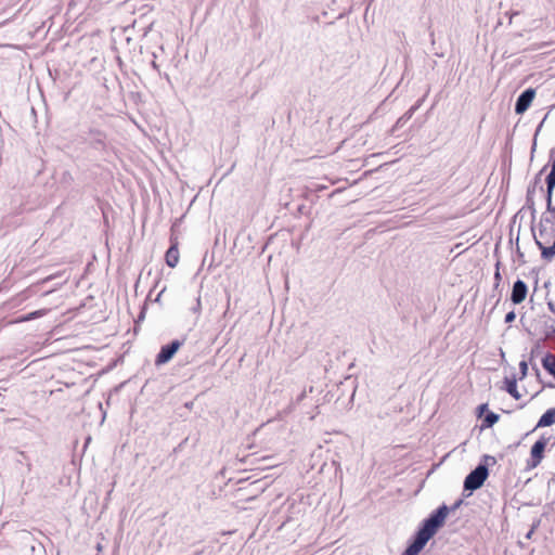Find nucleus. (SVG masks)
Wrapping results in <instances>:
<instances>
[{"instance_id":"1","label":"nucleus","mask_w":555,"mask_h":555,"mask_svg":"<svg viewBox=\"0 0 555 555\" xmlns=\"http://www.w3.org/2000/svg\"><path fill=\"white\" fill-rule=\"evenodd\" d=\"M447 518V504L442 503L421 521L416 531L409 539L408 546L421 553L429 540L446 525Z\"/></svg>"},{"instance_id":"2","label":"nucleus","mask_w":555,"mask_h":555,"mask_svg":"<svg viewBox=\"0 0 555 555\" xmlns=\"http://www.w3.org/2000/svg\"><path fill=\"white\" fill-rule=\"evenodd\" d=\"M545 169H546V166H544L535 175L533 180L529 183V185L527 188L526 203H525V207L524 208H527V209L530 210V215H531V232H532V235H533V238H534V243H535L537 247L541 251V258L543 260L550 262V261H552L555 258V238H554V242H553V244L551 246H545L543 242L538 240V236L535 234V227H534V221H535V216H537L534 194H535L537 190H540L541 192L544 191V188L541 184V176L545 171Z\"/></svg>"},{"instance_id":"3","label":"nucleus","mask_w":555,"mask_h":555,"mask_svg":"<svg viewBox=\"0 0 555 555\" xmlns=\"http://www.w3.org/2000/svg\"><path fill=\"white\" fill-rule=\"evenodd\" d=\"M74 142L77 144H85V153L88 156L104 157L108 154L111 144L107 139V133L94 126H90L87 130L80 131Z\"/></svg>"},{"instance_id":"4","label":"nucleus","mask_w":555,"mask_h":555,"mask_svg":"<svg viewBox=\"0 0 555 555\" xmlns=\"http://www.w3.org/2000/svg\"><path fill=\"white\" fill-rule=\"evenodd\" d=\"M496 464V459L492 455L485 454L477 466L469 472L463 482V495L469 496L472 493L480 489L489 477V465Z\"/></svg>"},{"instance_id":"5","label":"nucleus","mask_w":555,"mask_h":555,"mask_svg":"<svg viewBox=\"0 0 555 555\" xmlns=\"http://www.w3.org/2000/svg\"><path fill=\"white\" fill-rule=\"evenodd\" d=\"M186 341V336L184 335L180 339H173L170 343L163 345L155 357V365L160 366L172 360L178 350L184 345Z\"/></svg>"},{"instance_id":"6","label":"nucleus","mask_w":555,"mask_h":555,"mask_svg":"<svg viewBox=\"0 0 555 555\" xmlns=\"http://www.w3.org/2000/svg\"><path fill=\"white\" fill-rule=\"evenodd\" d=\"M550 437L542 435L530 449V460L527 462L528 468L537 467L544 457L545 448L550 441Z\"/></svg>"},{"instance_id":"7","label":"nucleus","mask_w":555,"mask_h":555,"mask_svg":"<svg viewBox=\"0 0 555 555\" xmlns=\"http://www.w3.org/2000/svg\"><path fill=\"white\" fill-rule=\"evenodd\" d=\"M535 96V89L528 88L524 90L515 102L514 111L517 115H522L527 112V109L531 106L532 101Z\"/></svg>"},{"instance_id":"8","label":"nucleus","mask_w":555,"mask_h":555,"mask_svg":"<svg viewBox=\"0 0 555 555\" xmlns=\"http://www.w3.org/2000/svg\"><path fill=\"white\" fill-rule=\"evenodd\" d=\"M527 294H528L527 284L522 280L518 279L513 284L511 301L514 305H519L526 299Z\"/></svg>"},{"instance_id":"9","label":"nucleus","mask_w":555,"mask_h":555,"mask_svg":"<svg viewBox=\"0 0 555 555\" xmlns=\"http://www.w3.org/2000/svg\"><path fill=\"white\" fill-rule=\"evenodd\" d=\"M179 243L175 237H170V246L165 254V261L169 268H175L179 262Z\"/></svg>"},{"instance_id":"10","label":"nucleus","mask_w":555,"mask_h":555,"mask_svg":"<svg viewBox=\"0 0 555 555\" xmlns=\"http://www.w3.org/2000/svg\"><path fill=\"white\" fill-rule=\"evenodd\" d=\"M554 223V220L552 218V215L546 212V210L541 215L540 221L538 223V231H539V237L542 242V240H548L552 233H548L547 224Z\"/></svg>"},{"instance_id":"11","label":"nucleus","mask_w":555,"mask_h":555,"mask_svg":"<svg viewBox=\"0 0 555 555\" xmlns=\"http://www.w3.org/2000/svg\"><path fill=\"white\" fill-rule=\"evenodd\" d=\"M423 100H418L414 105H412L401 117L398 118L396 124L393 125L391 132L395 133L398 129L403 127L414 115V113L420 108Z\"/></svg>"},{"instance_id":"12","label":"nucleus","mask_w":555,"mask_h":555,"mask_svg":"<svg viewBox=\"0 0 555 555\" xmlns=\"http://www.w3.org/2000/svg\"><path fill=\"white\" fill-rule=\"evenodd\" d=\"M498 254H499V250H498V246H496L495 249H494V256L499 257ZM494 267H495V270H494V275H493V279H494L493 293H495V292L499 293V296H498L496 301H495V305H498L499 301H500V297H501L500 284H501V281H502V275H501V272H500V268H501V260H500V258L496 259V262H495ZM494 296H495V294H493L491 297H494Z\"/></svg>"},{"instance_id":"13","label":"nucleus","mask_w":555,"mask_h":555,"mask_svg":"<svg viewBox=\"0 0 555 555\" xmlns=\"http://www.w3.org/2000/svg\"><path fill=\"white\" fill-rule=\"evenodd\" d=\"M504 389L508 395H511L515 400H519L521 398L520 392L517 389V378L516 375H512L511 377L504 378Z\"/></svg>"},{"instance_id":"14","label":"nucleus","mask_w":555,"mask_h":555,"mask_svg":"<svg viewBox=\"0 0 555 555\" xmlns=\"http://www.w3.org/2000/svg\"><path fill=\"white\" fill-rule=\"evenodd\" d=\"M555 424V408L546 410L538 421L535 428L548 427Z\"/></svg>"},{"instance_id":"15","label":"nucleus","mask_w":555,"mask_h":555,"mask_svg":"<svg viewBox=\"0 0 555 555\" xmlns=\"http://www.w3.org/2000/svg\"><path fill=\"white\" fill-rule=\"evenodd\" d=\"M541 363L543 369L555 378V354L547 351L542 358Z\"/></svg>"},{"instance_id":"16","label":"nucleus","mask_w":555,"mask_h":555,"mask_svg":"<svg viewBox=\"0 0 555 555\" xmlns=\"http://www.w3.org/2000/svg\"><path fill=\"white\" fill-rule=\"evenodd\" d=\"M541 353H542V339H539L532 346L531 351H530V358H529V363L531 364L532 370L535 371V374L538 376L540 375V370L538 369L537 364L533 363V359L535 357L540 356Z\"/></svg>"},{"instance_id":"17","label":"nucleus","mask_w":555,"mask_h":555,"mask_svg":"<svg viewBox=\"0 0 555 555\" xmlns=\"http://www.w3.org/2000/svg\"><path fill=\"white\" fill-rule=\"evenodd\" d=\"M500 420V415L489 411L482 418L481 428H491L493 427Z\"/></svg>"},{"instance_id":"18","label":"nucleus","mask_w":555,"mask_h":555,"mask_svg":"<svg viewBox=\"0 0 555 555\" xmlns=\"http://www.w3.org/2000/svg\"><path fill=\"white\" fill-rule=\"evenodd\" d=\"M15 454H17V456H20L21 459H26V462L24 465H22L24 468H25V473L23 475H28L31 473L33 470V464H31V461L29 459V456L27 455L26 452L24 451H21L18 449H15L14 450Z\"/></svg>"},{"instance_id":"19","label":"nucleus","mask_w":555,"mask_h":555,"mask_svg":"<svg viewBox=\"0 0 555 555\" xmlns=\"http://www.w3.org/2000/svg\"><path fill=\"white\" fill-rule=\"evenodd\" d=\"M46 312H47V310H44V309L31 311L29 313H26V314L22 315L18 319V322H26V321L35 320L37 318H40V317L44 315Z\"/></svg>"},{"instance_id":"20","label":"nucleus","mask_w":555,"mask_h":555,"mask_svg":"<svg viewBox=\"0 0 555 555\" xmlns=\"http://www.w3.org/2000/svg\"><path fill=\"white\" fill-rule=\"evenodd\" d=\"M545 193L544 195V198H545V205H546V210H548L552 206H554V202H553V195H554V191H550V190H545L543 191Z\"/></svg>"},{"instance_id":"21","label":"nucleus","mask_w":555,"mask_h":555,"mask_svg":"<svg viewBox=\"0 0 555 555\" xmlns=\"http://www.w3.org/2000/svg\"><path fill=\"white\" fill-rule=\"evenodd\" d=\"M519 379H524L528 374V362L526 360H522L519 362Z\"/></svg>"},{"instance_id":"22","label":"nucleus","mask_w":555,"mask_h":555,"mask_svg":"<svg viewBox=\"0 0 555 555\" xmlns=\"http://www.w3.org/2000/svg\"><path fill=\"white\" fill-rule=\"evenodd\" d=\"M489 412L488 403H481L476 409V415L477 417H482Z\"/></svg>"},{"instance_id":"23","label":"nucleus","mask_w":555,"mask_h":555,"mask_svg":"<svg viewBox=\"0 0 555 555\" xmlns=\"http://www.w3.org/2000/svg\"><path fill=\"white\" fill-rule=\"evenodd\" d=\"M463 503H464L463 499H457L451 506L447 505L448 515L450 513H454L455 511H457L462 506Z\"/></svg>"},{"instance_id":"24","label":"nucleus","mask_w":555,"mask_h":555,"mask_svg":"<svg viewBox=\"0 0 555 555\" xmlns=\"http://www.w3.org/2000/svg\"><path fill=\"white\" fill-rule=\"evenodd\" d=\"M191 311L197 315L201 314V311H202V301H201V296L198 295L196 298H195V305L193 307H191Z\"/></svg>"},{"instance_id":"25","label":"nucleus","mask_w":555,"mask_h":555,"mask_svg":"<svg viewBox=\"0 0 555 555\" xmlns=\"http://www.w3.org/2000/svg\"><path fill=\"white\" fill-rule=\"evenodd\" d=\"M545 190L554 191L555 190V177L547 175L545 178Z\"/></svg>"},{"instance_id":"26","label":"nucleus","mask_w":555,"mask_h":555,"mask_svg":"<svg viewBox=\"0 0 555 555\" xmlns=\"http://www.w3.org/2000/svg\"><path fill=\"white\" fill-rule=\"evenodd\" d=\"M553 336H555V326L546 324L544 331V338H551Z\"/></svg>"},{"instance_id":"27","label":"nucleus","mask_w":555,"mask_h":555,"mask_svg":"<svg viewBox=\"0 0 555 555\" xmlns=\"http://www.w3.org/2000/svg\"><path fill=\"white\" fill-rule=\"evenodd\" d=\"M516 319V313L514 310L507 312L504 318L505 323H513Z\"/></svg>"},{"instance_id":"28","label":"nucleus","mask_w":555,"mask_h":555,"mask_svg":"<svg viewBox=\"0 0 555 555\" xmlns=\"http://www.w3.org/2000/svg\"><path fill=\"white\" fill-rule=\"evenodd\" d=\"M145 312H146V305H143L135 323H139L140 321H142L145 318Z\"/></svg>"},{"instance_id":"29","label":"nucleus","mask_w":555,"mask_h":555,"mask_svg":"<svg viewBox=\"0 0 555 555\" xmlns=\"http://www.w3.org/2000/svg\"><path fill=\"white\" fill-rule=\"evenodd\" d=\"M420 553L411 548L406 545L405 550L401 553V555H418Z\"/></svg>"},{"instance_id":"30","label":"nucleus","mask_w":555,"mask_h":555,"mask_svg":"<svg viewBox=\"0 0 555 555\" xmlns=\"http://www.w3.org/2000/svg\"><path fill=\"white\" fill-rule=\"evenodd\" d=\"M14 462L16 465H24L26 462V459H21L20 456H17V454H15Z\"/></svg>"},{"instance_id":"31","label":"nucleus","mask_w":555,"mask_h":555,"mask_svg":"<svg viewBox=\"0 0 555 555\" xmlns=\"http://www.w3.org/2000/svg\"><path fill=\"white\" fill-rule=\"evenodd\" d=\"M306 396H307V391L306 390L301 391L300 395L297 397L296 402L297 403L301 402L306 398Z\"/></svg>"},{"instance_id":"32","label":"nucleus","mask_w":555,"mask_h":555,"mask_svg":"<svg viewBox=\"0 0 555 555\" xmlns=\"http://www.w3.org/2000/svg\"><path fill=\"white\" fill-rule=\"evenodd\" d=\"M63 180H64V181H72V180H73V176L70 175V172L65 171V172L63 173Z\"/></svg>"},{"instance_id":"33","label":"nucleus","mask_w":555,"mask_h":555,"mask_svg":"<svg viewBox=\"0 0 555 555\" xmlns=\"http://www.w3.org/2000/svg\"><path fill=\"white\" fill-rule=\"evenodd\" d=\"M548 175L555 177V158L552 160L551 170Z\"/></svg>"},{"instance_id":"34","label":"nucleus","mask_w":555,"mask_h":555,"mask_svg":"<svg viewBox=\"0 0 555 555\" xmlns=\"http://www.w3.org/2000/svg\"><path fill=\"white\" fill-rule=\"evenodd\" d=\"M546 212H548L550 215H552V218L554 220V224H555V205L552 206L548 210H546Z\"/></svg>"},{"instance_id":"35","label":"nucleus","mask_w":555,"mask_h":555,"mask_svg":"<svg viewBox=\"0 0 555 555\" xmlns=\"http://www.w3.org/2000/svg\"><path fill=\"white\" fill-rule=\"evenodd\" d=\"M516 254H517L518 258H519L522 262H525V261H524V253L520 250L519 246H517V248H516Z\"/></svg>"},{"instance_id":"36","label":"nucleus","mask_w":555,"mask_h":555,"mask_svg":"<svg viewBox=\"0 0 555 555\" xmlns=\"http://www.w3.org/2000/svg\"><path fill=\"white\" fill-rule=\"evenodd\" d=\"M547 115H545V117L542 119V121L540 122V125L538 126L537 130H535V133H534V137L538 135L539 131L541 130L542 126H543V122L544 120L546 119Z\"/></svg>"},{"instance_id":"37","label":"nucleus","mask_w":555,"mask_h":555,"mask_svg":"<svg viewBox=\"0 0 555 555\" xmlns=\"http://www.w3.org/2000/svg\"><path fill=\"white\" fill-rule=\"evenodd\" d=\"M547 308L551 312L555 313V304L553 301H547Z\"/></svg>"},{"instance_id":"38","label":"nucleus","mask_w":555,"mask_h":555,"mask_svg":"<svg viewBox=\"0 0 555 555\" xmlns=\"http://www.w3.org/2000/svg\"><path fill=\"white\" fill-rule=\"evenodd\" d=\"M540 522H541V520H540V519H535V520L532 522V525H531V529L537 530V529H538V527L540 526Z\"/></svg>"},{"instance_id":"39","label":"nucleus","mask_w":555,"mask_h":555,"mask_svg":"<svg viewBox=\"0 0 555 555\" xmlns=\"http://www.w3.org/2000/svg\"><path fill=\"white\" fill-rule=\"evenodd\" d=\"M186 440H188V439H184V440H183V441H182L178 447H176V448L173 449V452L176 453V452L180 451V449H181V448H182V446L186 442Z\"/></svg>"},{"instance_id":"40","label":"nucleus","mask_w":555,"mask_h":555,"mask_svg":"<svg viewBox=\"0 0 555 555\" xmlns=\"http://www.w3.org/2000/svg\"><path fill=\"white\" fill-rule=\"evenodd\" d=\"M535 530L531 529L527 532L526 539L530 540Z\"/></svg>"},{"instance_id":"41","label":"nucleus","mask_w":555,"mask_h":555,"mask_svg":"<svg viewBox=\"0 0 555 555\" xmlns=\"http://www.w3.org/2000/svg\"><path fill=\"white\" fill-rule=\"evenodd\" d=\"M152 67L154 69H156L157 72H159V66L157 65V63L155 61L152 62Z\"/></svg>"},{"instance_id":"42","label":"nucleus","mask_w":555,"mask_h":555,"mask_svg":"<svg viewBox=\"0 0 555 555\" xmlns=\"http://www.w3.org/2000/svg\"><path fill=\"white\" fill-rule=\"evenodd\" d=\"M162 294H163V291L157 295V297H156V301L160 300V296H162Z\"/></svg>"},{"instance_id":"43","label":"nucleus","mask_w":555,"mask_h":555,"mask_svg":"<svg viewBox=\"0 0 555 555\" xmlns=\"http://www.w3.org/2000/svg\"><path fill=\"white\" fill-rule=\"evenodd\" d=\"M517 14H518V12H513V14L511 15V17H513V16H515V15H517ZM511 22H512V18H509V23H511Z\"/></svg>"},{"instance_id":"44","label":"nucleus","mask_w":555,"mask_h":555,"mask_svg":"<svg viewBox=\"0 0 555 555\" xmlns=\"http://www.w3.org/2000/svg\"><path fill=\"white\" fill-rule=\"evenodd\" d=\"M535 146H537V143H535V140H534L533 141V145H532V152L534 151Z\"/></svg>"},{"instance_id":"45","label":"nucleus","mask_w":555,"mask_h":555,"mask_svg":"<svg viewBox=\"0 0 555 555\" xmlns=\"http://www.w3.org/2000/svg\"><path fill=\"white\" fill-rule=\"evenodd\" d=\"M191 405H192V402H190V403H185V406H186V408H191Z\"/></svg>"}]
</instances>
